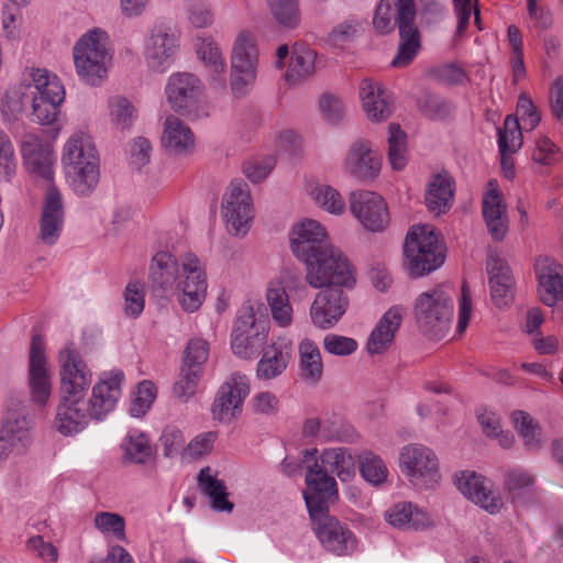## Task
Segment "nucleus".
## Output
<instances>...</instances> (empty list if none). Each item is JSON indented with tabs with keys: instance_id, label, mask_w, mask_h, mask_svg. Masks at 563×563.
Masks as SVG:
<instances>
[{
	"instance_id": "f257e3e1",
	"label": "nucleus",
	"mask_w": 563,
	"mask_h": 563,
	"mask_svg": "<svg viewBox=\"0 0 563 563\" xmlns=\"http://www.w3.org/2000/svg\"><path fill=\"white\" fill-rule=\"evenodd\" d=\"M148 285L156 297H176L186 312L201 307L208 288L206 269L196 254H184L178 261L165 251L157 252L151 260Z\"/></svg>"
},
{
	"instance_id": "f03ea898",
	"label": "nucleus",
	"mask_w": 563,
	"mask_h": 563,
	"mask_svg": "<svg viewBox=\"0 0 563 563\" xmlns=\"http://www.w3.org/2000/svg\"><path fill=\"white\" fill-rule=\"evenodd\" d=\"M318 450H303L306 463L305 501L313 508L323 503H333L338 498V484L333 475L341 482H349L355 476V460L349 449L338 446L324 449L317 457Z\"/></svg>"
},
{
	"instance_id": "7ed1b4c3",
	"label": "nucleus",
	"mask_w": 563,
	"mask_h": 563,
	"mask_svg": "<svg viewBox=\"0 0 563 563\" xmlns=\"http://www.w3.org/2000/svg\"><path fill=\"white\" fill-rule=\"evenodd\" d=\"M73 57L79 79L89 86H100L112 60L107 32L96 27L82 34L73 48Z\"/></svg>"
},
{
	"instance_id": "20e7f679",
	"label": "nucleus",
	"mask_w": 563,
	"mask_h": 563,
	"mask_svg": "<svg viewBox=\"0 0 563 563\" xmlns=\"http://www.w3.org/2000/svg\"><path fill=\"white\" fill-rule=\"evenodd\" d=\"M454 313L453 291L438 285L422 291L415 300L413 314L418 329L431 339H442L451 327Z\"/></svg>"
},
{
	"instance_id": "39448f33",
	"label": "nucleus",
	"mask_w": 563,
	"mask_h": 563,
	"mask_svg": "<svg viewBox=\"0 0 563 563\" xmlns=\"http://www.w3.org/2000/svg\"><path fill=\"white\" fill-rule=\"evenodd\" d=\"M306 280L312 288H346L356 284V272L346 255L336 246L325 247L303 262Z\"/></svg>"
},
{
	"instance_id": "423d86ee",
	"label": "nucleus",
	"mask_w": 563,
	"mask_h": 563,
	"mask_svg": "<svg viewBox=\"0 0 563 563\" xmlns=\"http://www.w3.org/2000/svg\"><path fill=\"white\" fill-rule=\"evenodd\" d=\"M404 266L411 277H421L444 263L443 247L431 225H415L404 245Z\"/></svg>"
},
{
	"instance_id": "0eeeda50",
	"label": "nucleus",
	"mask_w": 563,
	"mask_h": 563,
	"mask_svg": "<svg viewBox=\"0 0 563 563\" xmlns=\"http://www.w3.org/2000/svg\"><path fill=\"white\" fill-rule=\"evenodd\" d=\"M305 503L316 537L323 549L336 556L353 554L357 549V538L345 523L329 515L331 503H323L320 505V509L313 508L310 501Z\"/></svg>"
},
{
	"instance_id": "6e6552de",
	"label": "nucleus",
	"mask_w": 563,
	"mask_h": 563,
	"mask_svg": "<svg viewBox=\"0 0 563 563\" xmlns=\"http://www.w3.org/2000/svg\"><path fill=\"white\" fill-rule=\"evenodd\" d=\"M258 49L254 35L241 31L234 42L231 56V90L243 97L254 85L257 75Z\"/></svg>"
},
{
	"instance_id": "1a4fd4ad",
	"label": "nucleus",
	"mask_w": 563,
	"mask_h": 563,
	"mask_svg": "<svg viewBox=\"0 0 563 563\" xmlns=\"http://www.w3.org/2000/svg\"><path fill=\"white\" fill-rule=\"evenodd\" d=\"M179 46V32L174 26L166 23L154 24L143 44L146 67L153 73H166L176 60Z\"/></svg>"
},
{
	"instance_id": "9d476101",
	"label": "nucleus",
	"mask_w": 563,
	"mask_h": 563,
	"mask_svg": "<svg viewBox=\"0 0 563 563\" xmlns=\"http://www.w3.org/2000/svg\"><path fill=\"white\" fill-rule=\"evenodd\" d=\"M33 92L32 115L42 125L54 123L59 113V106L65 99V89L55 75L46 69H32Z\"/></svg>"
},
{
	"instance_id": "9b49d317",
	"label": "nucleus",
	"mask_w": 563,
	"mask_h": 563,
	"mask_svg": "<svg viewBox=\"0 0 563 563\" xmlns=\"http://www.w3.org/2000/svg\"><path fill=\"white\" fill-rule=\"evenodd\" d=\"M401 473L417 488L434 487L440 479L439 460L435 453L422 444L412 443L399 452Z\"/></svg>"
},
{
	"instance_id": "f8f14e48",
	"label": "nucleus",
	"mask_w": 563,
	"mask_h": 563,
	"mask_svg": "<svg viewBox=\"0 0 563 563\" xmlns=\"http://www.w3.org/2000/svg\"><path fill=\"white\" fill-rule=\"evenodd\" d=\"M22 163L27 175L35 181L55 186L57 157L53 145L37 134L25 133L20 141Z\"/></svg>"
},
{
	"instance_id": "ddd939ff",
	"label": "nucleus",
	"mask_w": 563,
	"mask_h": 563,
	"mask_svg": "<svg viewBox=\"0 0 563 563\" xmlns=\"http://www.w3.org/2000/svg\"><path fill=\"white\" fill-rule=\"evenodd\" d=\"M221 208L228 232L234 236L246 235L254 218L249 186L242 180L232 181L223 195Z\"/></svg>"
},
{
	"instance_id": "4468645a",
	"label": "nucleus",
	"mask_w": 563,
	"mask_h": 563,
	"mask_svg": "<svg viewBox=\"0 0 563 563\" xmlns=\"http://www.w3.org/2000/svg\"><path fill=\"white\" fill-rule=\"evenodd\" d=\"M250 391V378L240 372L231 373L219 386L211 405L213 419L227 424L238 419Z\"/></svg>"
},
{
	"instance_id": "2eb2a0df",
	"label": "nucleus",
	"mask_w": 563,
	"mask_h": 563,
	"mask_svg": "<svg viewBox=\"0 0 563 563\" xmlns=\"http://www.w3.org/2000/svg\"><path fill=\"white\" fill-rule=\"evenodd\" d=\"M165 95L174 111L192 115L196 114L202 102L203 86L195 74L174 73L167 79Z\"/></svg>"
},
{
	"instance_id": "dca6fc26",
	"label": "nucleus",
	"mask_w": 563,
	"mask_h": 563,
	"mask_svg": "<svg viewBox=\"0 0 563 563\" xmlns=\"http://www.w3.org/2000/svg\"><path fill=\"white\" fill-rule=\"evenodd\" d=\"M27 387L33 404L44 407L52 394V372L45 354V342L33 335L29 354Z\"/></svg>"
},
{
	"instance_id": "f3484780",
	"label": "nucleus",
	"mask_w": 563,
	"mask_h": 563,
	"mask_svg": "<svg viewBox=\"0 0 563 563\" xmlns=\"http://www.w3.org/2000/svg\"><path fill=\"white\" fill-rule=\"evenodd\" d=\"M350 210L360 224L371 232H383L389 224L385 199L371 190H354L349 197Z\"/></svg>"
},
{
	"instance_id": "a211bd4d",
	"label": "nucleus",
	"mask_w": 563,
	"mask_h": 563,
	"mask_svg": "<svg viewBox=\"0 0 563 563\" xmlns=\"http://www.w3.org/2000/svg\"><path fill=\"white\" fill-rule=\"evenodd\" d=\"M58 362L63 396L85 397L91 383V372L73 343L59 351Z\"/></svg>"
},
{
	"instance_id": "6ab92c4d",
	"label": "nucleus",
	"mask_w": 563,
	"mask_h": 563,
	"mask_svg": "<svg viewBox=\"0 0 563 563\" xmlns=\"http://www.w3.org/2000/svg\"><path fill=\"white\" fill-rule=\"evenodd\" d=\"M65 225V205L62 191L48 186L43 195L37 238L44 245H55Z\"/></svg>"
},
{
	"instance_id": "aec40b11",
	"label": "nucleus",
	"mask_w": 563,
	"mask_h": 563,
	"mask_svg": "<svg viewBox=\"0 0 563 563\" xmlns=\"http://www.w3.org/2000/svg\"><path fill=\"white\" fill-rule=\"evenodd\" d=\"M342 168L346 175L358 181H372L380 173L382 157L373 148L371 142L358 139L350 145Z\"/></svg>"
},
{
	"instance_id": "412c9836",
	"label": "nucleus",
	"mask_w": 563,
	"mask_h": 563,
	"mask_svg": "<svg viewBox=\"0 0 563 563\" xmlns=\"http://www.w3.org/2000/svg\"><path fill=\"white\" fill-rule=\"evenodd\" d=\"M350 305L342 288H327L319 291L310 307V319L321 330L334 328L342 319Z\"/></svg>"
},
{
	"instance_id": "4be33fe9",
	"label": "nucleus",
	"mask_w": 563,
	"mask_h": 563,
	"mask_svg": "<svg viewBox=\"0 0 563 563\" xmlns=\"http://www.w3.org/2000/svg\"><path fill=\"white\" fill-rule=\"evenodd\" d=\"M331 245L325 228L317 220L303 219L292 228L290 247L301 262L308 261Z\"/></svg>"
},
{
	"instance_id": "5701e85b",
	"label": "nucleus",
	"mask_w": 563,
	"mask_h": 563,
	"mask_svg": "<svg viewBox=\"0 0 563 563\" xmlns=\"http://www.w3.org/2000/svg\"><path fill=\"white\" fill-rule=\"evenodd\" d=\"M124 374L121 369L103 372L98 383L92 387V393L87 405L92 418L103 419L111 412L121 397V384Z\"/></svg>"
},
{
	"instance_id": "b1692460",
	"label": "nucleus",
	"mask_w": 563,
	"mask_h": 563,
	"mask_svg": "<svg viewBox=\"0 0 563 563\" xmlns=\"http://www.w3.org/2000/svg\"><path fill=\"white\" fill-rule=\"evenodd\" d=\"M456 485L464 496L489 514L499 512L504 506L501 497L493 490L492 482L473 471L456 475Z\"/></svg>"
},
{
	"instance_id": "393cba45",
	"label": "nucleus",
	"mask_w": 563,
	"mask_h": 563,
	"mask_svg": "<svg viewBox=\"0 0 563 563\" xmlns=\"http://www.w3.org/2000/svg\"><path fill=\"white\" fill-rule=\"evenodd\" d=\"M482 212L492 238L498 242L503 241L508 232L507 206L495 179L487 183Z\"/></svg>"
},
{
	"instance_id": "a878e982",
	"label": "nucleus",
	"mask_w": 563,
	"mask_h": 563,
	"mask_svg": "<svg viewBox=\"0 0 563 563\" xmlns=\"http://www.w3.org/2000/svg\"><path fill=\"white\" fill-rule=\"evenodd\" d=\"M405 314L406 309L401 305L391 306L384 312L367 339L365 347L368 354H382L391 346Z\"/></svg>"
},
{
	"instance_id": "bb28decb",
	"label": "nucleus",
	"mask_w": 563,
	"mask_h": 563,
	"mask_svg": "<svg viewBox=\"0 0 563 563\" xmlns=\"http://www.w3.org/2000/svg\"><path fill=\"white\" fill-rule=\"evenodd\" d=\"M90 418L85 397L63 396L57 407L55 427L63 435H74L88 426Z\"/></svg>"
},
{
	"instance_id": "cd10ccee",
	"label": "nucleus",
	"mask_w": 563,
	"mask_h": 563,
	"mask_svg": "<svg viewBox=\"0 0 563 563\" xmlns=\"http://www.w3.org/2000/svg\"><path fill=\"white\" fill-rule=\"evenodd\" d=\"M413 0H380L373 19L374 27L382 34L416 19Z\"/></svg>"
},
{
	"instance_id": "c85d7f7f",
	"label": "nucleus",
	"mask_w": 563,
	"mask_h": 563,
	"mask_svg": "<svg viewBox=\"0 0 563 563\" xmlns=\"http://www.w3.org/2000/svg\"><path fill=\"white\" fill-rule=\"evenodd\" d=\"M161 142L163 148L173 156L186 157L196 148V136L191 128L174 115L166 118Z\"/></svg>"
},
{
	"instance_id": "c756f323",
	"label": "nucleus",
	"mask_w": 563,
	"mask_h": 563,
	"mask_svg": "<svg viewBox=\"0 0 563 563\" xmlns=\"http://www.w3.org/2000/svg\"><path fill=\"white\" fill-rule=\"evenodd\" d=\"M536 272L542 302L552 307L563 301V267L550 258H540Z\"/></svg>"
},
{
	"instance_id": "7c9ffc66",
	"label": "nucleus",
	"mask_w": 563,
	"mask_h": 563,
	"mask_svg": "<svg viewBox=\"0 0 563 563\" xmlns=\"http://www.w3.org/2000/svg\"><path fill=\"white\" fill-rule=\"evenodd\" d=\"M95 163H100V157L92 137L87 132L75 131L63 146V168Z\"/></svg>"
},
{
	"instance_id": "2f4dec72",
	"label": "nucleus",
	"mask_w": 563,
	"mask_h": 563,
	"mask_svg": "<svg viewBox=\"0 0 563 563\" xmlns=\"http://www.w3.org/2000/svg\"><path fill=\"white\" fill-rule=\"evenodd\" d=\"M489 274L490 296L495 306L501 308L512 300L514 279L508 264L497 255H489L487 260Z\"/></svg>"
},
{
	"instance_id": "473e14b6",
	"label": "nucleus",
	"mask_w": 563,
	"mask_h": 563,
	"mask_svg": "<svg viewBox=\"0 0 563 563\" xmlns=\"http://www.w3.org/2000/svg\"><path fill=\"white\" fill-rule=\"evenodd\" d=\"M196 51L214 88L225 89L227 63L219 44L211 36H201L197 40Z\"/></svg>"
},
{
	"instance_id": "72a5a7b5",
	"label": "nucleus",
	"mask_w": 563,
	"mask_h": 563,
	"mask_svg": "<svg viewBox=\"0 0 563 563\" xmlns=\"http://www.w3.org/2000/svg\"><path fill=\"white\" fill-rule=\"evenodd\" d=\"M385 519L394 528L401 530H423L431 527L429 515L410 501H399L388 508Z\"/></svg>"
},
{
	"instance_id": "f704fd0d",
	"label": "nucleus",
	"mask_w": 563,
	"mask_h": 563,
	"mask_svg": "<svg viewBox=\"0 0 563 563\" xmlns=\"http://www.w3.org/2000/svg\"><path fill=\"white\" fill-rule=\"evenodd\" d=\"M360 97L369 120L380 122L390 117L391 103L387 92L382 89L379 84L369 79L362 80Z\"/></svg>"
},
{
	"instance_id": "c9c22d12",
	"label": "nucleus",
	"mask_w": 563,
	"mask_h": 563,
	"mask_svg": "<svg viewBox=\"0 0 563 563\" xmlns=\"http://www.w3.org/2000/svg\"><path fill=\"white\" fill-rule=\"evenodd\" d=\"M290 344L284 341L266 346L256 366V377L271 380L282 375L290 361Z\"/></svg>"
},
{
	"instance_id": "e433bc0d",
	"label": "nucleus",
	"mask_w": 563,
	"mask_h": 563,
	"mask_svg": "<svg viewBox=\"0 0 563 563\" xmlns=\"http://www.w3.org/2000/svg\"><path fill=\"white\" fill-rule=\"evenodd\" d=\"M198 488L210 501V507L216 511L232 512L234 505L228 499L229 493L222 479L213 474L207 466L199 471L197 476Z\"/></svg>"
},
{
	"instance_id": "4c0bfd02",
	"label": "nucleus",
	"mask_w": 563,
	"mask_h": 563,
	"mask_svg": "<svg viewBox=\"0 0 563 563\" xmlns=\"http://www.w3.org/2000/svg\"><path fill=\"white\" fill-rule=\"evenodd\" d=\"M65 178L71 190L80 197L90 196L100 180V163L82 164L64 168Z\"/></svg>"
},
{
	"instance_id": "58836bf2",
	"label": "nucleus",
	"mask_w": 563,
	"mask_h": 563,
	"mask_svg": "<svg viewBox=\"0 0 563 563\" xmlns=\"http://www.w3.org/2000/svg\"><path fill=\"white\" fill-rule=\"evenodd\" d=\"M454 190L453 181L448 175H435L426 194V205L430 212L439 216L445 213L451 208Z\"/></svg>"
},
{
	"instance_id": "ea45409f",
	"label": "nucleus",
	"mask_w": 563,
	"mask_h": 563,
	"mask_svg": "<svg viewBox=\"0 0 563 563\" xmlns=\"http://www.w3.org/2000/svg\"><path fill=\"white\" fill-rule=\"evenodd\" d=\"M298 352L301 378L309 384H317L323 374V363L318 345L310 339H303L298 346Z\"/></svg>"
},
{
	"instance_id": "a19ab883",
	"label": "nucleus",
	"mask_w": 563,
	"mask_h": 563,
	"mask_svg": "<svg viewBox=\"0 0 563 563\" xmlns=\"http://www.w3.org/2000/svg\"><path fill=\"white\" fill-rule=\"evenodd\" d=\"M266 300L274 321L283 328L290 325L292 321V307L282 280L275 279L269 283Z\"/></svg>"
},
{
	"instance_id": "79ce46f5",
	"label": "nucleus",
	"mask_w": 563,
	"mask_h": 563,
	"mask_svg": "<svg viewBox=\"0 0 563 563\" xmlns=\"http://www.w3.org/2000/svg\"><path fill=\"white\" fill-rule=\"evenodd\" d=\"M398 31L400 42L391 65L399 68L406 67L416 58L421 48V36L415 21L399 25Z\"/></svg>"
},
{
	"instance_id": "37998d69",
	"label": "nucleus",
	"mask_w": 563,
	"mask_h": 563,
	"mask_svg": "<svg viewBox=\"0 0 563 563\" xmlns=\"http://www.w3.org/2000/svg\"><path fill=\"white\" fill-rule=\"evenodd\" d=\"M310 199L322 210L333 216H342L346 205L342 195L334 187L327 184H310L307 187Z\"/></svg>"
},
{
	"instance_id": "c03bdc74",
	"label": "nucleus",
	"mask_w": 563,
	"mask_h": 563,
	"mask_svg": "<svg viewBox=\"0 0 563 563\" xmlns=\"http://www.w3.org/2000/svg\"><path fill=\"white\" fill-rule=\"evenodd\" d=\"M316 52L305 45H296L290 58L286 79L291 82L307 78L314 71Z\"/></svg>"
},
{
	"instance_id": "a18cd8bd",
	"label": "nucleus",
	"mask_w": 563,
	"mask_h": 563,
	"mask_svg": "<svg viewBox=\"0 0 563 563\" xmlns=\"http://www.w3.org/2000/svg\"><path fill=\"white\" fill-rule=\"evenodd\" d=\"M358 467L361 476L373 486H380L387 481L389 472L386 463L371 451L360 454Z\"/></svg>"
},
{
	"instance_id": "49530a36",
	"label": "nucleus",
	"mask_w": 563,
	"mask_h": 563,
	"mask_svg": "<svg viewBox=\"0 0 563 563\" xmlns=\"http://www.w3.org/2000/svg\"><path fill=\"white\" fill-rule=\"evenodd\" d=\"M511 421L529 450H539L542 446L540 427L528 412L514 411Z\"/></svg>"
},
{
	"instance_id": "de8ad7c7",
	"label": "nucleus",
	"mask_w": 563,
	"mask_h": 563,
	"mask_svg": "<svg viewBox=\"0 0 563 563\" xmlns=\"http://www.w3.org/2000/svg\"><path fill=\"white\" fill-rule=\"evenodd\" d=\"M388 162L394 170H402L408 163L407 135L397 124L388 128Z\"/></svg>"
},
{
	"instance_id": "09e8293b",
	"label": "nucleus",
	"mask_w": 563,
	"mask_h": 563,
	"mask_svg": "<svg viewBox=\"0 0 563 563\" xmlns=\"http://www.w3.org/2000/svg\"><path fill=\"white\" fill-rule=\"evenodd\" d=\"M124 457L136 464L147 463L153 454L148 438L137 431H130L123 442Z\"/></svg>"
},
{
	"instance_id": "8fccbe9b",
	"label": "nucleus",
	"mask_w": 563,
	"mask_h": 563,
	"mask_svg": "<svg viewBox=\"0 0 563 563\" xmlns=\"http://www.w3.org/2000/svg\"><path fill=\"white\" fill-rule=\"evenodd\" d=\"M522 145L521 126L518 118L508 115L504 128L498 129V147L500 153H515Z\"/></svg>"
},
{
	"instance_id": "3c124183",
	"label": "nucleus",
	"mask_w": 563,
	"mask_h": 563,
	"mask_svg": "<svg viewBox=\"0 0 563 563\" xmlns=\"http://www.w3.org/2000/svg\"><path fill=\"white\" fill-rule=\"evenodd\" d=\"M110 120L120 130L130 129L136 118L133 104L124 97L114 96L109 99Z\"/></svg>"
},
{
	"instance_id": "603ef678",
	"label": "nucleus",
	"mask_w": 563,
	"mask_h": 563,
	"mask_svg": "<svg viewBox=\"0 0 563 563\" xmlns=\"http://www.w3.org/2000/svg\"><path fill=\"white\" fill-rule=\"evenodd\" d=\"M0 430L5 433V435H10L15 439H21L23 442L31 445L32 443V421L30 418L23 413L18 411H10L7 413Z\"/></svg>"
},
{
	"instance_id": "864d4df0",
	"label": "nucleus",
	"mask_w": 563,
	"mask_h": 563,
	"mask_svg": "<svg viewBox=\"0 0 563 563\" xmlns=\"http://www.w3.org/2000/svg\"><path fill=\"white\" fill-rule=\"evenodd\" d=\"M97 530L104 536H111L118 541L125 542V519L117 512L100 511L93 519Z\"/></svg>"
},
{
	"instance_id": "5fc2aeb1",
	"label": "nucleus",
	"mask_w": 563,
	"mask_h": 563,
	"mask_svg": "<svg viewBox=\"0 0 563 563\" xmlns=\"http://www.w3.org/2000/svg\"><path fill=\"white\" fill-rule=\"evenodd\" d=\"M271 13L285 27L294 29L300 22L298 0H267Z\"/></svg>"
},
{
	"instance_id": "6e6d98bb",
	"label": "nucleus",
	"mask_w": 563,
	"mask_h": 563,
	"mask_svg": "<svg viewBox=\"0 0 563 563\" xmlns=\"http://www.w3.org/2000/svg\"><path fill=\"white\" fill-rule=\"evenodd\" d=\"M124 314L129 318H137L144 310L145 288L141 282H130L123 292Z\"/></svg>"
},
{
	"instance_id": "4d7b16f0",
	"label": "nucleus",
	"mask_w": 563,
	"mask_h": 563,
	"mask_svg": "<svg viewBox=\"0 0 563 563\" xmlns=\"http://www.w3.org/2000/svg\"><path fill=\"white\" fill-rule=\"evenodd\" d=\"M156 395L157 388L154 383L151 380L141 382L132 399L130 413L136 418L144 416L152 407Z\"/></svg>"
},
{
	"instance_id": "13d9d810",
	"label": "nucleus",
	"mask_w": 563,
	"mask_h": 563,
	"mask_svg": "<svg viewBox=\"0 0 563 563\" xmlns=\"http://www.w3.org/2000/svg\"><path fill=\"white\" fill-rule=\"evenodd\" d=\"M322 346L328 354L345 357L357 351L358 343L355 339L350 336L328 333L322 340Z\"/></svg>"
},
{
	"instance_id": "bf43d9fd",
	"label": "nucleus",
	"mask_w": 563,
	"mask_h": 563,
	"mask_svg": "<svg viewBox=\"0 0 563 563\" xmlns=\"http://www.w3.org/2000/svg\"><path fill=\"white\" fill-rule=\"evenodd\" d=\"M209 356V344L206 340L196 338L191 339L185 350L183 367L197 369L201 373L202 365Z\"/></svg>"
},
{
	"instance_id": "052dcab7",
	"label": "nucleus",
	"mask_w": 563,
	"mask_h": 563,
	"mask_svg": "<svg viewBox=\"0 0 563 563\" xmlns=\"http://www.w3.org/2000/svg\"><path fill=\"white\" fill-rule=\"evenodd\" d=\"M200 375L197 369L181 366L179 377L173 387L174 396L183 402L188 401L196 393Z\"/></svg>"
},
{
	"instance_id": "680f3d73",
	"label": "nucleus",
	"mask_w": 563,
	"mask_h": 563,
	"mask_svg": "<svg viewBox=\"0 0 563 563\" xmlns=\"http://www.w3.org/2000/svg\"><path fill=\"white\" fill-rule=\"evenodd\" d=\"M184 5L190 23L195 27H207L213 22L209 3L205 0H184Z\"/></svg>"
},
{
	"instance_id": "e2e57ef3",
	"label": "nucleus",
	"mask_w": 563,
	"mask_h": 563,
	"mask_svg": "<svg viewBox=\"0 0 563 563\" xmlns=\"http://www.w3.org/2000/svg\"><path fill=\"white\" fill-rule=\"evenodd\" d=\"M422 113L432 120H442L453 110L450 101L435 95H427L420 103Z\"/></svg>"
},
{
	"instance_id": "0e129e2a",
	"label": "nucleus",
	"mask_w": 563,
	"mask_h": 563,
	"mask_svg": "<svg viewBox=\"0 0 563 563\" xmlns=\"http://www.w3.org/2000/svg\"><path fill=\"white\" fill-rule=\"evenodd\" d=\"M521 121L522 129L532 131L538 126L541 121L540 113L538 112L532 100L525 93L519 96L517 103V117Z\"/></svg>"
},
{
	"instance_id": "69168bd1",
	"label": "nucleus",
	"mask_w": 563,
	"mask_h": 563,
	"mask_svg": "<svg viewBox=\"0 0 563 563\" xmlns=\"http://www.w3.org/2000/svg\"><path fill=\"white\" fill-rule=\"evenodd\" d=\"M560 148L545 135H540L536 140V146L532 152L533 162L540 165H552L559 159Z\"/></svg>"
},
{
	"instance_id": "338daca9",
	"label": "nucleus",
	"mask_w": 563,
	"mask_h": 563,
	"mask_svg": "<svg viewBox=\"0 0 563 563\" xmlns=\"http://www.w3.org/2000/svg\"><path fill=\"white\" fill-rule=\"evenodd\" d=\"M216 440V432L209 431L200 433L185 448V455L192 460L201 459L212 451Z\"/></svg>"
},
{
	"instance_id": "774afa93",
	"label": "nucleus",
	"mask_w": 563,
	"mask_h": 563,
	"mask_svg": "<svg viewBox=\"0 0 563 563\" xmlns=\"http://www.w3.org/2000/svg\"><path fill=\"white\" fill-rule=\"evenodd\" d=\"M250 407L256 415L273 416L278 412L279 399L272 391H260L251 398Z\"/></svg>"
}]
</instances>
